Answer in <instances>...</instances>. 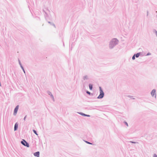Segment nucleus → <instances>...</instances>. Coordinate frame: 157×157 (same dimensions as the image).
<instances>
[{
  "mask_svg": "<svg viewBox=\"0 0 157 157\" xmlns=\"http://www.w3.org/2000/svg\"><path fill=\"white\" fill-rule=\"evenodd\" d=\"M39 154H40L39 152L38 151V152L35 153H34V155L35 156L39 157Z\"/></svg>",
  "mask_w": 157,
  "mask_h": 157,
  "instance_id": "obj_5",
  "label": "nucleus"
},
{
  "mask_svg": "<svg viewBox=\"0 0 157 157\" xmlns=\"http://www.w3.org/2000/svg\"><path fill=\"white\" fill-rule=\"evenodd\" d=\"M100 89V94L99 96L98 97V98H102L104 96V93L103 91L102 90L101 87H99Z\"/></svg>",
  "mask_w": 157,
  "mask_h": 157,
  "instance_id": "obj_1",
  "label": "nucleus"
},
{
  "mask_svg": "<svg viewBox=\"0 0 157 157\" xmlns=\"http://www.w3.org/2000/svg\"><path fill=\"white\" fill-rule=\"evenodd\" d=\"M86 93L90 95V92H89L88 91H87L86 92Z\"/></svg>",
  "mask_w": 157,
  "mask_h": 157,
  "instance_id": "obj_12",
  "label": "nucleus"
},
{
  "mask_svg": "<svg viewBox=\"0 0 157 157\" xmlns=\"http://www.w3.org/2000/svg\"><path fill=\"white\" fill-rule=\"evenodd\" d=\"M132 59L133 60H134V59H135V55L133 56V57H132Z\"/></svg>",
  "mask_w": 157,
  "mask_h": 157,
  "instance_id": "obj_11",
  "label": "nucleus"
},
{
  "mask_svg": "<svg viewBox=\"0 0 157 157\" xmlns=\"http://www.w3.org/2000/svg\"><path fill=\"white\" fill-rule=\"evenodd\" d=\"M126 124L127 125V126H128V124L127 122H125Z\"/></svg>",
  "mask_w": 157,
  "mask_h": 157,
  "instance_id": "obj_13",
  "label": "nucleus"
},
{
  "mask_svg": "<svg viewBox=\"0 0 157 157\" xmlns=\"http://www.w3.org/2000/svg\"><path fill=\"white\" fill-rule=\"evenodd\" d=\"M18 127V124L17 123H16L15 125L14 126V130L15 131L17 130V129Z\"/></svg>",
  "mask_w": 157,
  "mask_h": 157,
  "instance_id": "obj_6",
  "label": "nucleus"
},
{
  "mask_svg": "<svg viewBox=\"0 0 157 157\" xmlns=\"http://www.w3.org/2000/svg\"><path fill=\"white\" fill-rule=\"evenodd\" d=\"M89 88L90 90H91L92 89L93 86L91 84H90L89 85Z\"/></svg>",
  "mask_w": 157,
  "mask_h": 157,
  "instance_id": "obj_7",
  "label": "nucleus"
},
{
  "mask_svg": "<svg viewBox=\"0 0 157 157\" xmlns=\"http://www.w3.org/2000/svg\"><path fill=\"white\" fill-rule=\"evenodd\" d=\"M33 132H34V133H35L36 135H38L37 134V133H36V131L35 130H33Z\"/></svg>",
  "mask_w": 157,
  "mask_h": 157,
  "instance_id": "obj_9",
  "label": "nucleus"
},
{
  "mask_svg": "<svg viewBox=\"0 0 157 157\" xmlns=\"http://www.w3.org/2000/svg\"><path fill=\"white\" fill-rule=\"evenodd\" d=\"M85 116H90L89 115H86L85 114H84Z\"/></svg>",
  "mask_w": 157,
  "mask_h": 157,
  "instance_id": "obj_14",
  "label": "nucleus"
},
{
  "mask_svg": "<svg viewBox=\"0 0 157 157\" xmlns=\"http://www.w3.org/2000/svg\"><path fill=\"white\" fill-rule=\"evenodd\" d=\"M21 143L25 146H26L27 147H29V145L25 140H23L21 141Z\"/></svg>",
  "mask_w": 157,
  "mask_h": 157,
  "instance_id": "obj_2",
  "label": "nucleus"
},
{
  "mask_svg": "<svg viewBox=\"0 0 157 157\" xmlns=\"http://www.w3.org/2000/svg\"><path fill=\"white\" fill-rule=\"evenodd\" d=\"M151 95L153 96L155 94V90H153L151 92Z\"/></svg>",
  "mask_w": 157,
  "mask_h": 157,
  "instance_id": "obj_4",
  "label": "nucleus"
},
{
  "mask_svg": "<svg viewBox=\"0 0 157 157\" xmlns=\"http://www.w3.org/2000/svg\"><path fill=\"white\" fill-rule=\"evenodd\" d=\"M140 53H137L136 55V57H138L140 55Z\"/></svg>",
  "mask_w": 157,
  "mask_h": 157,
  "instance_id": "obj_8",
  "label": "nucleus"
},
{
  "mask_svg": "<svg viewBox=\"0 0 157 157\" xmlns=\"http://www.w3.org/2000/svg\"><path fill=\"white\" fill-rule=\"evenodd\" d=\"M86 142L88 144H92L91 143H90L89 142H88V141H86Z\"/></svg>",
  "mask_w": 157,
  "mask_h": 157,
  "instance_id": "obj_10",
  "label": "nucleus"
},
{
  "mask_svg": "<svg viewBox=\"0 0 157 157\" xmlns=\"http://www.w3.org/2000/svg\"><path fill=\"white\" fill-rule=\"evenodd\" d=\"M86 77H84V79H85V78H86Z\"/></svg>",
  "mask_w": 157,
  "mask_h": 157,
  "instance_id": "obj_15",
  "label": "nucleus"
},
{
  "mask_svg": "<svg viewBox=\"0 0 157 157\" xmlns=\"http://www.w3.org/2000/svg\"><path fill=\"white\" fill-rule=\"evenodd\" d=\"M18 105H17L15 108L14 109V115H16V114L17 113V111H18Z\"/></svg>",
  "mask_w": 157,
  "mask_h": 157,
  "instance_id": "obj_3",
  "label": "nucleus"
},
{
  "mask_svg": "<svg viewBox=\"0 0 157 157\" xmlns=\"http://www.w3.org/2000/svg\"><path fill=\"white\" fill-rule=\"evenodd\" d=\"M25 118H26V116L25 117H24V120H25Z\"/></svg>",
  "mask_w": 157,
  "mask_h": 157,
  "instance_id": "obj_16",
  "label": "nucleus"
}]
</instances>
